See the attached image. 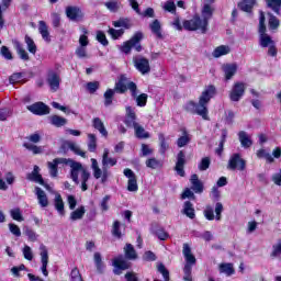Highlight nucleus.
Returning a JSON list of instances; mask_svg holds the SVG:
<instances>
[{"mask_svg": "<svg viewBox=\"0 0 281 281\" xmlns=\"http://www.w3.org/2000/svg\"><path fill=\"white\" fill-rule=\"evenodd\" d=\"M214 95H216V87L206 86L199 98V102L189 101L184 105V109L189 111V113H196V115H200L204 120H210V116H207V104H210V100H212Z\"/></svg>", "mask_w": 281, "mask_h": 281, "instance_id": "obj_1", "label": "nucleus"}, {"mask_svg": "<svg viewBox=\"0 0 281 281\" xmlns=\"http://www.w3.org/2000/svg\"><path fill=\"white\" fill-rule=\"evenodd\" d=\"M115 91H117V93H126V91H131L133 98H137V85L124 75L121 76L119 81L115 83L114 90L108 89L104 92L105 106H111L113 104V95H115Z\"/></svg>", "mask_w": 281, "mask_h": 281, "instance_id": "obj_2", "label": "nucleus"}, {"mask_svg": "<svg viewBox=\"0 0 281 281\" xmlns=\"http://www.w3.org/2000/svg\"><path fill=\"white\" fill-rule=\"evenodd\" d=\"M68 164L74 183H77V186L81 183L82 192H87V190H89L87 181L91 179V173L82 166V164L75 161L74 159L68 160Z\"/></svg>", "mask_w": 281, "mask_h": 281, "instance_id": "obj_3", "label": "nucleus"}, {"mask_svg": "<svg viewBox=\"0 0 281 281\" xmlns=\"http://www.w3.org/2000/svg\"><path fill=\"white\" fill-rule=\"evenodd\" d=\"M210 23L207 20H204L203 18L199 15H194L191 20H184L183 21V29L188 32H201V34H205L207 32Z\"/></svg>", "mask_w": 281, "mask_h": 281, "instance_id": "obj_4", "label": "nucleus"}, {"mask_svg": "<svg viewBox=\"0 0 281 281\" xmlns=\"http://www.w3.org/2000/svg\"><path fill=\"white\" fill-rule=\"evenodd\" d=\"M265 12L260 11V16H259V45L260 47L267 48L270 47L271 45H276L273 42V38L270 37L269 34H267V26L265 25Z\"/></svg>", "mask_w": 281, "mask_h": 281, "instance_id": "obj_5", "label": "nucleus"}, {"mask_svg": "<svg viewBox=\"0 0 281 281\" xmlns=\"http://www.w3.org/2000/svg\"><path fill=\"white\" fill-rule=\"evenodd\" d=\"M227 170H238L243 172L247 170V160L240 154H233L227 164Z\"/></svg>", "mask_w": 281, "mask_h": 281, "instance_id": "obj_6", "label": "nucleus"}, {"mask_svg": "<svg viewBox=\"0 0 281 281\" xmlns=\"http://www.w3.org/2000/svg\"><path fill=\"white\" fill-rule=\"evenodd\" d=\"M142 38H144V34L140 32L136 33L130 41L123 43L121 52H123V54H131V49H133V47L137 52H142V45H139V41H142Z\"/></svg>", "mask_w": 281, "mask_h": 281, "instance_id": "obj_7", "label": "nucleus"}, {"mask_svg": "<svg viewBox=\"0 0 281 281\" xmlns=\"http://www.w3.org/2000/svg\"><path fill=\"white\" fill-rule=\"evenodd\" d=\"M91 170L94 179H101V183H106L109 180V169L103 167L100 168L98 160L95 158H91Z\"/></svg>", "mask_w": 281, "mask_h": 281, "instance_id": "obj_8", "label": "nucleus"}, {"mask_svg": "<svg viewBox=\"0 0 281 281\" xmlns=\"http://www.w3.org/2000/svg\"><path fill=\"white\" fill-rule=\"evenodd\" d=\"M245 89H247L245 83L243 82L234 83L233 88L229 91L231 102H240V100H243V95H245Z\"/></svg>", "mask_w": 281, "mask_h": 281, "instance_id": "obj_9", "label": "nucleus"}, {"mask_svg": "<svg viewBox=\"0 0 281 281\" xmlns=\"http://www.w3.org/2000/svg\"><path fill=\"white\" fill-rule=\"evenodd\" d=\"M40 256L42 262L41 271L43 276L47 278V276H49V272L47 271V265H49V252L47 250V246L43 244L40 246Z\"/></svg>", "mask_w": 281, "mask_h": 281, "instance_id": "obj_10", "label": "nucleus"}, {"mask_svg": "<svg viewBox=\"0 0 281 281\" xmlns=\"http://www.w3.org/2000/svg\"><path fill=\"white\" fill-rule=\"evenodd\" d=\"M69 161H71L70 158H56L53 161L47 162L50 177L54 179L55 177H58V165L65 164L66 166H69Z\"/></svg>", "mask_w": 281, "mask_h": 281, "instance_id": "obj_11", "label": "nucleus"}, {"mask_svg": "<svg viewBox=\"0 0 281 281\" xmlns=\"http://www.w3.org/2000/svg\"><path fill=\"white\" fill-rule=\"evenodd\" d=\"M134 67H136L137 71H139L143 76L150 74V61L144 57L134 58Z\"/></svg>", "mask_w": 281, "mask_h": 281, "instance_id": "obj_12", "label": "nucleus"}, {"mask_svg": "<svg viewBox=\"0 0 281 281\" xmlns=\"http://www.w3.org/2000/svg\"><path fill=\"white\" fill-rule=\"evenodd\" d=\"M66 16L70 21H82V19H85V13L79 7L70 5L66 8Z\"/></svg>", "mask_w": 281, "mask_h": 281, "instance_id": "obj_13", "label": "nucleus"}, {"mask_svg": "<svg viewBox=\"0 0 281 281\" xmlns=\"http://www.w3.org/2000/svg\"><path fill=\"white\" fill-rule=\"evenodd\" d=\"M27 110L31 111V113H34V115H49V106L43 102H36L29 105Z\"/></svg>", "mask_w": 281, "mask_h": 281, "instance_id": "obj_14", "label": "nucleus"}, {"mask_svg": "<svg viewBox=\"0 0 281 281\" xmlns=\"http://www.w3.org/2000/svg\"><path fill=\"white\" fill-rule=\"evenodd\" d=\"M124 175L127 177V190L128 192H137L139 187L137 186V177H135V172L131 169H125Z\"/></svg>", "mask_w": 281, "mask_h": 281, "instance_id": "obj_15", "label": "nucleus"}, {"mask_svg": "<svg viewBox=\"0 0 281 281\" xmlns=\"http://www.w3.org/2000/svg\"><path fill=\"white\" fill-rule=\"evenodd\" d=\"M113 267H114V273L116 276H120L122 273V271H124L131 267V263H128V261L124 260V257L119 256V257L114 258Z\"/></svg>", "mask_w": 281, "mask_h": 281, "instance_id": "obj_16", "label": "nucleus"}, {"mask_svg": "<svg viewBox=\"0 0 281 281\" xmlns=\"http://www.w3.org/2000/svg\"><path fill=\"white\" fill-rule=\"evenodd\" d=\"M47 83L50 87V91L56 93L60 89V75L54 71L49 72L47 76Z\"/></svg>", "mask_w": 281, "mask_h": 281, "instance_id": "obj_17", "label": "nucleus"}, {"mask_svg": "<svg viewBox=\"0 0 281 281\" xmlns=\"http://www.w3.org/2000/svg\"><path fill=\"white\" fill-rule=\"evenodd\" d=\"M182 254L187 262L186 267H192L196 263V258L194 257V255H192V249L190 248V245L183 244Z\"/></svg>", "mask_w": 281, "mask_h": 281, "instance_id": "obj_18", "label": "nucleus"}, {"mask_svg": "<svg viewBox=\"0 0 281 281\" xmlns=\"http://www.w3.org/2000/svg\"><path fill=\"white\" fill-rule=\"evenodd\" d=\"M35 196L41 207H49V198L40 187H35Z\"/></svg>", "mask_w": 281, "mask_h": 281, "instance_id": "obj_19", "label": "nucleus"}, {"mask_svg": "<svg viewBox=\"0 0 281 281\" xmlns=\"http://www.w3.org/2000/svg\"><path fill=\"white\" fill-rule=\"evenodd\" d=\"M26 179H29V181H34V183H40V186H45L43 176H41V168L36 165L34 166L33 171L27 175Z\"/></svg>", "mask_w": 281, "mask_h": 281, "instance_id": "obj_20", "label": "nucleus"}, {"mask_svg": "<svg viewBox=\"0 0 281 281\" xmlns=\"http://www.w3.org/2000/svg\"><path fill=\"white\" fill-rule=\"evenodd\" d=\"M183 166H186V155L183 154V151H179L178 157H177L176 171L180 177L186 176Z\"/></svg>", "mask_w": 281, "mask_h": 281, "instance_id": "obj_21", "label": "nucleus"}, {"mask_svg": "<svg viewBox=\"0 0 281 281\" xmlns=\"http://www.w3.org/2000/svg\"><path fill=\"white\" fill-rule=\"evenodd\" d=\"M54 207L60 216H65V202L60 193H55Z\"/></svg>", "mask_w": 281, "mask_h": 281, "instance_id": "obj_22", "label": "nucleus"}, {"mask_svg": "<svg viewBox=\"0 0 281 281\" xmlns=\"http://www.w3.org/2000/svg\"><path fill=\"white\" fill-rule=\"evenodd\" d=\"M223 71L226 80H232L236 76V71H238V66L236 64H226L223 66Z\"/></svg>", "mask_w": 281, "mask_h": 281, "instance_id": "obj_23", "label": "nucleus"}, {"mask_svg": "<svg viewBox=\"0 0 281 281\" xmlns=\"http://www.w3.org/2000/svg\"><path fill=\"white\" fill-rule=\"evenodd\" d=\"M117 165V159L109 157V148H105L103 150V156H102V167L103 168H109Z\"/></svg>", "mask_w": 281, "mask_h": 281, "instance_id": "obj_24", "label": "nucleus"}, {"mask_svg": "<svg viewBox=\"0 0 281 281\" xmlns=\"http://www.w3.org/2000/svg\"><path fill=\"white\" fill-rule=\"evenodd\" d=\"M218 271L220 273H223L227 278L236 273V270L234 269V263H220Z\"/></svg>", "mask_w": 281, "mask_h": 281, "instance_id": "obj_25", "label": "nucleus"}, {"mask_svg": "<svg viewBox=\"0 0 281 281\" xmlns=\"http://www.w3.org/2000/svg\"><path fill=\"white\" fill-rule=\"evenodd\" d=\"M13 46L15 47V50L18 55L20 56L21 60H30V55L27 54V50L23 47V44L19 41H13Z\"/></svg>", "mask_w": 281, "mask_h": 281, "instance_id": "obj_26", "label": "nucleus"}, {"mask_svg": "<svg viewBox=\"0 0 281 281\" xmlns=\"http://www.w3.org/2000/svg\"><path fill=\"white\" fill-rule=\"evenodd\" d=\"M92 126H93V128L99 131V133L103 137H108L109 136V132L106 131V127H104V122H102V120H100V117H94L93 119Z\"/></svg>", "mask_w": 281, "mask_h": 281, "instance_id": "obj_27", "label": "nucleus"}, {"mask_svg": "<svg viewBox=\"0 0 281 281\" xmlns=\"http://www.w3.org/2000/svg\"><path fill=\"white\" fill-rule=\"evenodd\" d=\"M231 52L232 48L228 45H221L213 50L212 56L213 58H221L222 56H227Z\"/></svg>", "mask_w": 281, "mask_h": 281, "instance_id": "obj_28", "label": "nucleus"}, {"mask_svg": "<svg viewBox=\"0 0 281 281\" xmlns=\"http://www.w3.org/2000/svg\"><path fill=\"white\" fill-rule=\"evenodd\" d=\"M65 146L67 148H69V150H71L72 153H75V155H78L79 157H87V154L80 148L79 144H76L74 142H66Z\"/></svg>", "mask_w": 281, "mask_h": 281, "instance_id": "obj_29", "label": "nucleus"}, {"mask_svg": "<svg viewBox=\"0 0 281 281\" xmlns=\"http://www.w3.org/2000/svg\"><path fill=\"white\" fill-rule=\"evenodd\" d=\"M238 137L243 148H250V146L254 144V142H251V137L249 136V134H247V132H239Z\"/></svg>", "mask_w": 281, "mask_h": 281, "instance_id": "obj_30", "label": "nucleus"}, {"mask_svg": "<svg viewBox=\"0 0 281 281\" xmlns=\"http://www.w3.org/2000/svg\"><path fill=\"white\" fill-rule=\"evenodd\" d=\"M255 5H256V0H243L241 2L238 3L239 10H241V12H248V13H250L251 10H254Z\"/></svg>", "mask_w": 281, "mask_h": 281, "instance_id": "obj_31", "label": "nucleus"}, {"mask_svg": "<svg viewBox=\"0 0 281 281\" xmlns=\"http://www.w3.org/2000/svg\"><path fill=\"white\" fill-rule=\"evenodd\" d=\"M190 181L192 190L195 191V193L200 194L201 192H203V183L201 182V180H199V176L192 175Z\"/></svg>", "mask_w": 281, "mask_h": 281, "instance_id": "obj_32", "label": "nucleus"}, {"mask_svg": "<svg viewBox=\"0 0 281 281\" xmlns=\"http://www.w3.org/2000/svg\"><path fill=\"white\" fill-rule=\"evenodd\" d=\"M38 32L46 43H49V29L47 27V23L45 21L38 22Z\"/></svg>", "mask_w": 281, "mask_h": 281, "instance_id": "obj_33", "label": "nucleus"}, {"mask_svg": "<svg viewBox=\"0 0 281 281\" xmlns=\"http://www.w3.org/2000/svg\"><path fill=\"white\" fill-rule=\"evenodd\" d=\"M2 7L0 4V30H3V26L5 25V20H3V12L4 10H8L10 5L12 4V0H1Z\"/></svg>", "mask_w": 281, "mask_h": 281, "instance_id": "obj_34", "label": "nucleus"}, {"mask_svg": "<svg viewBox=\"0 0 281 281\" xmlns=\"http://www.w3.org/2000/svg\"><path fill=\"white\" fill-rule=\"evenodd\" d=\"M212 14H214V8L210 4H204L202 8L201 18L206 21V23H210V19H212Z\"/></svg>", "mask_w": 281, "mask_h": 281, "instance_id": "obj_35", "label": "nucleus"}, {"mask_svg": "<svg viewBox=\"0 0 281 281\" xmlns=\"http://www.w3.org/2000/svg\"><path fill=\"white\" fill-rule=\"evenodd\" d=\"M182 214H184L186 216H188V218L191 220L194 218V216H196V214L194 213V205L191 204L190 201L184 202Z\"/></svg>", "mask_w": 281, "mask_h": 281, "instance_id": "obj_36", "label": "nucleus"}, {"mask_svg": "<svg viewBox=\"0 0 281 281\" xmlns=\"http://www.w3.org/2000/svg\"><path fill=\"white\" fill-rule=\"evenodd\" d=\"M256 155L258 159H266L267 164H273L274 161L273 156L265 148L257 150Z\"/></svg>", "mask_w": 281, "mask_h": 281, "instance_id": "obj_37", "label": "nucleus"}, {"mask_svg": "<svg viewBox=\"0 0 281 281\" xmlns=\"http://www.w3.org/2000/svg\"><path fill=\"white\" fill-rule=\"evenodd\" d=\"M49 122L53 126L60 128V126H65V124H67V119L58 115H52L49 116Z\"/></svg>", "mask_w": 281, "mask_h": 281, "instance_id": "obj_38", "label": "nucleus"}, {"mask_svg": "<svg viewBox=\"0 0 281 281\" xmlns=\"http://www.w3.org/2000/svg\"><path fill=\"white\" fill-rule=\"evenodd\" d=\"M87 210L85 206H79L77 210L70 213V221H80L83 218Z\"/></svg>", "mask_w": 281, "mask_h": 281, "instance_id": "obj_39", "label": "nucleus"}, {"mask_svg": "<svg viewBox=\"0 0 281 281\" xmlns=\"http://www.w3.org/2000/svg\"><path fill=\"white\" fill-rule=\"evenodd\" d=\"M153 34L157 36V38H164V35L161 34V23L159 20H155L150 25H149Z\"/></svg>", "mask_w": 281, "mask_h": 281, "instance_id": "obj_40", "label": "nucleus"}, {"mask_svg": "<svg viewBox=\"0 0 281 281\" xmlns=\"http://www.w3.org/2000/svg\"><path fill=\"white\" fill-rule=\"evenodd\" d=\"M98 148V137L95 134H88V150L90 153H95Z\"/></svg>", "mask_w": 281, "mask_h": 281, "instance_id": "obj_41", "label": "nucleus"}, {"mask_svg": "<svg viewBox=\"0 0 281 281\" xmlns=\"http://www.w3.org/2000/svg\"><path fill=\"white\" fill-rule=\"evenodd\" d=\"M125 251V257L128 260H136L137 259V252L135 251V248L133 247V245L127 244L124 248Z\"/></svg>", "mask_w": 281, "mask_h": 281, "instance_id": "obj_42", "label": "nucleus"}, {"mask_svg": "<svg viewBox=\"0 0 281 281\" xmlns=\"http://www.w3.org/2000/svg\"><path fill=\"white\" fill-rule=\"evenodd\" d=\"M266 3L276 14H280L281 0H266Z\"/></svg>", "mask_w": 281, "mask_h": 281, "instance_id": "obj_43", "label": "nucleus"}, {"mask_svg": "<svg viewBox=\"0 0 281 281\" xmlns=\"http://www.w3.org/2000/svg\"><path fill=\"white\" fill-rule=\"evenodd\" d=\"M82 34L79 36V46L88 47L89 46V31L87 29H81Z\"/></svg>", "mask_w": 281, "mask_h": 281, "instance_id": "obj_44", "label": "nucleus"}, {"mask_svg": "<svg viewBox=\"0 0 281 281\" xmlns=\"http://www.w3.org/2000/svg\"><path fill=\"white\" fill-rule=\"evenodd\" d=\"M24 43H26V47L30 54H36V43H34V40H32V37L25 35Z\"/></svg>", "mask_w": 281, "mask_h": 281, "instance_id": "obj_45", "label": "nucleus"}, {"mask_svg": "<svg viewBox=\"0 0 281 281\" xmlns=\"http://www.w3.org/2000/svg\"><path fill=\"white\" fill-rule=\"evenodd\" d=\"M134 130L136 137H138L139 139H148L150 137V135H148V132H146V130H144L139 124L135 126Z\"/></svg>", "mask_w": 281, "mask_h": 281, "instance_id": "obj_46", "label": "nucleus"}, {"mask_svg": "<svg viewBox=\"0 0 281 281\" xmlns=\"http://www.w3.org/2000/svg\"><path fill=\"white\" fill-rule=\"evenodd\" d=\"M94 265L99 273L104 271V263L102 262V255L100 252H94Z\"/></svg>", "mask_w": 281, "mask_h": 281, "instance_id": "obj_47", "label": "nucleus"}, {"mask_svg": "<svg viewBox=\"0 0 281 281\" xmlns=\"http://www.w3.org/2000/svg\"><path fill=\"white\" fill-rule=\"evenodd\" d=\"M10 215L13 221H18V223H23V213H21V209L16 207L10 211Z\"/></svg>", "mask_w": 281, "mask_h": 281, "instance_id": "obj_48", "label": "nucleus"}, {"mask_svg": "<svg viewBox=\"0 0 281 281\" xmlns=\"http://www.w3.org/2000/svg\"><path fill=\"white\" fill-rule=\"evenodd\" d=\"M268 23H269L270 30H278L280 27V20L271 13H269Z\"/></svg>", "mask_w": 281, "mask_h": 281, "instance_id": "obj_49", "label": "nucleus"}, {"mask_svg": "<svg viewBox=\"0 0 281 281\" xmlns=\"http://www.w3.org/2000/svg\"><path fill=\"white\" fill-rule=\"evenodd\" d=\"M114 27H125V30H128L131 27V20L128 19H120L117 21L113 22Z\"/></svg>", "mask_w": 281, "mask_h": 281, "instance_id": "obj_50", "label": "nucleus"}, {"mask_svg": "<svg viewBox=\"0 0 281 281\" xmlns=\"http://www.w3.org/2000/svg\"><path fill=\"white\" fill-rule=\"evenodd\" d=\"M189 143L190 136L188 135V132H183V135L177 140L178 147L183 148V146H188Z\"/></svg>", "mask_w": 281, "mask_h": 281, "instance_id": "obj_51", "label": "nucleus"}, {"mask_svg": "<svg viewBox=\"0 0 281 281\" xmlns=\"http://www.w3.org/2000/svg\"><path fill=\"white\" fill-rule=\"evenodd\" d=\"M75 54L79 58H89V53L87 52V46H78Z\"/></svg>", "mask_w": 281, "mask_h": 281, "instance_id": "obj_52", "label": "nucleus"}, {"mask_svg": "<svg viewBox=\"0 0 281 281\" xmlns=\"http://www.w3.org/2000/svg\"><path fill=\"white\" fill-rule=\"evenodd\" d=\"M162 9L165 12H170L171 14H175L177 12V4L172 1H167L164 3Z\"/></svg>", "mask_w": 281, "mask_h": 281, "instance_id": "obj_53", "label": "nucleus"}, {"mask_svg": "<svg viewBox=\"0 0 281 281\" xmlns=\"http://www.w3.org/2000/svg\"><path fill=\"white\" fill-rule=\"evenodd\" d=\"M0 55L2 56V58H5V60H12V52L10 50V48H8V46H2L0 48Z\"/></svg>", "mask_w": 281, "mask_h": 281, "instance_id": "obj_54", "label": "nucleus"}, {"mask_svg": "<svg viewBox=\"0 0 281 281\" xmlns=\"http://www.w3.org/2000/svg\"><path fill=\"white\" fill-rule=\"evenodd\" d=\"M24 147H26L27 150H32L33 155H41L43 153V147H38L30 143L24 144Z\"/></svg>", "mask_w": 281, "mask_h": 281, "instance_id": "obj_55", "label": "nucleus"}, {"mask_svg": "<svg viewBox=\"0 0 281 281\" xmlns=\"http://www.w3.org/2000/svg\"><path fill=\"white\" fill-rule=\"evenodd\" d=\"M108 33L110 34V36H112V38L114 41H117V38L122 37L124 35V30L120 29V30H115V29H110L108 31Z\"/></svg>", "mask_w": 281, "mask_h": 281, "instance_id": "obj_56", "label": "nucleus"}, {"mask_svg": "<svg viewBox=\"0 0 281 281\" xmlns=\"http://www.w3.org/2000/svg\"><path fill=\"white\" fill-rule=\"evenodd\" d=\"M70 281H83L82 274H80V270H78V268H74L70 271Z\"/></svg>", "mask_w": 281, "mask_h": 281, "instance_id": "obj_57", "label": "nucleus"}, {"mask_svg": "<svg viewBox=\"0 0 281 281\" xmlns=\"http://www.w3.org/2000/svg\"><path fill=\"white\" fill-rule=\"evenodd\" d=\"M22 251L25 260H34V254L32 252V248L30 246H24Z\"/></svg>", "mask_w": 281, "mask_h": 281, "instance_id": "obj_58", "label": "nucleus"}, {"mask_svg": "<svg viewBox=\"0 0 281 281\" xmlns=\"http://www.w3.org/2000/svg\"><path fill=\"white\" fill-rule=\"evenodd\" d=\"M122 224L119 221H115L112 227V234L115 238H120L122 236V231H120Z\"/></svg>", "mask_w": 281, "mask_h": 281, "instance_id": "obj_59", "label": "nucleus"}, {"mask_svg": "<svg viewBox=\"0 0 281 281\" xmlns=\"http://www.w3.org/2000/svg\"><path fill=\"white\" fill-rule=\"evenodd\" d=\"M9 231L11 232V234H13V236H16V238H20L21 228L16 224L10 223L9 224Z\"/></svg>", "mask_w": 281, "mask_h": 281, "instance_id": "obj_60", "label": "nucleus"}, {"mask_svg": "<svg viewBox=\"0 0 281 281\" xmlns=\"http://www.w3.org/2000/svg\"><path fill=\"white\" fill-rule=\"evenodd\" d=\"M146 102H148V94L142 93L140 95L136 97L137 106H146Z\"/></svg>", "mask_w": 281, "mask_h": 281, "instance_id": "obj_61", "label": "nucleus"}, {"mask_svg": "<svg viewBox=\"0 0 281 281\" xmlns=\"http://www.w3.org/2000/svg\"><path fill=\"white\" fill-rule=\"evenodd\" d=\"M86 87L89 93H95L97 90L100 89V82L99 81L88 82Z\"/></svg>", "mask_w": 281, "mask_h": 281, "instance_id": "obj_62", "label": "nucleus"}, {"mask_svg": "<svg viewBox=\"0 0 281 281\" xmlns=\"http://www.w3.org/2000/svg\"><path fill=\"white\" fill-rule=\"evenodd\" d=\"M105 8H108L110 12H117V10H120V3L116 1L105 2Z\"/></svg>", "mask_w": 281, "mask_h": 281, "instance_id": "obj_63", "label": "nucleus"}, {"mask_svg": "<svg viewBox=\"0 0 281 281\" xmlns=\"http://www.w3.org/2000/svg\"><path fill=\"white\" fill-rule=\"evenodd\" d=\"M272 258H278V256H281V241L272 246Z\"/></svg>", "mask_w": 281, "mask_h": 281, "instance_id": "obj_64", "label": "nucleus"}]
</instances>
